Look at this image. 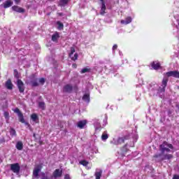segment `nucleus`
Instances as JSON below:
<instances>
[{"mask_svg": "<svg viewBox=\"0 0 179 179\" xmlns=\"http://www.w3.org/2000/svg\"><path fill=\"white\" fill-rule=\"evenodd\" d=\"M41 171V168L40 166H36L34 168L33 171V176L34 178L36 179H52V176H49L45 175L44 173H40Z\"/></svg>", "mask_w": 179, "mask_h": 179, "instance_id": "obj_1", "label": "nucleus"}, {"mask_svg": "<svg viewBox=\"0 0 179 179\" xmlns=\"http://www.w3.org/2000/svg\"><path fill=\"white\" fill-rule=\"evenodd\" d=\"M173 150V145L169 144L167 142H164L162 144L159 145V150L162 155H164V153H169V152H171Z\"/></svg>", "mask_w": 179, "mask_h": 179, "instance_id": "obj_2", "label": "nucleus"}, {"mask_svg": "<svg viewBox=\"0 0 179 179\" xmlns=\"http://www.w3.org/2000/svg\"><path fill=\"white\" fill-rule=\"evenodd\" d=\"M168 82H169V78L164 77L162 80L161 86H159L157 90L158 93H163L166 92V87H167Z\"/></svg>", "mask_w": 179, "mask_h": 179, "instance_id": "obj_3", "label": "nucleus"}, {"mask_svg": "<svg viewBox=\"0 0 179 179\" xmlns=\"http://www.w3.org/2000/svg\"><path fill=\"white\" fill-rule=\"evenodd\" d=\"M154 157H155V159H159V157H160V161H163V160H170L171 159H173V155L171 154H159V155H155L154 156Z\"/></svg>", "mask_w": 179, "mask_h": 179, "instance_id": "obj_4", "label": "nucleus"}, {"mask_svg": "<svg viewBox=\"0 0 179 179\" xmlns=\"http://www.w3.org/2000/svg\"><path fill=\"white\" fill-rule=\"evenodd\" d=\"M10 169L15 174H19L20 173V165H19V163L10 164Z\"/></svg>", "mask_w": 179, "mask_h": 179, "instance_id": "obj_5", "label": "nucleus"}, {"mask_svg": "<svg viewBox=\"0 0 179 179\" xmlns=\"http://www.w3.org/2000/svg\"><path fill=\"white\" fill-rule=\"evenodd\" d=\"M125 142V137H118L117 138H113L111 141L110 143L112 145H121V143H124Z\"/></svg>", "mask_w": 179, "mask_h": 179, "instance_id": "obj_6", "label": "nucleus"}, {"mask_svg": "<svg viewBox=\"0 0 179 179\" xmlns=\"http://www.w3.org/2000/svg\"><path fill=\"white\" fill-rule=\"evenodd\" d=\"M17 86L19 89L20 93H24V84L22 81V80H17Z\"/></svg>", "mask_w": 179, "mask_h": 179, "instance_id": "obj_7", "label": "nucleus"}, {"mask_svg": "<svg viewBox=\"0 0 179 179\" xmlns=\"http://www.w3.org/2000/svg\"><path fill=\"white\" fill-rule=\"evenodd\" d=\"M69 57L70 58H71L72 61H76V59H78V53H75V48H71V52L69 53Z\"/></svg>", "mask_w": 179, "mask_h": 179, "instance_id": "obj_8", "label": "nucleus"}, {"mask_svg": "<svg viewBox=\"0 0 179 179\" xmlns=\"http://www.w3.org/2000/svg\"><path fill=\"white\" fill-rule=\"evenodd\" d=\"M121 24H129V23H132V17H127L124 20H122L120 21Z\"/></svg>", "mask_w": 179, "mask_h": 179, "instance_id": "obj_9", "label": "nucleus"}, {"mask_svg": "<svg viewBox=\"0 0 179 179\" xmlns=\"http://www.w3.org/2000/svg\"><path fill=\"white\" fill-rule=\"evenodd\" d=\"M12 10H14V12H17L18 13H24V9L21 7H19L18 6H13Z\"/></svg>", "mask_w": 179, "mask_h": 179, "instance_id": "obj_10", "label": "nucleus"}, {"mask_svg": "<svg viewBox=\"0 0 179 179\" xmlns=\"http://www.w3.org/2000/svg\"><path fill=\"white\" fill-rule=\"evenodd\" d=\"M72 85L68 84L63 87V92L64 93H71L72 92Z\"/></svg>", "mask_w": 179, "mask_h": 179, "instance_id": "obj_11", "label": "nucleus"}, {"mask_svg": "<svg viewBox=\"0 0 179 179\" xmlns=\"http://www.w3.org/2000/svg\"><path fill=\"white\" fill-rule=\"evenodd\" d=\"M31 86H34V87L38 86L37 78L34 76V75H32L31 76Z\"/></svg>", "mask_w": 179, "mask_h": 179, "instance_id": "obj_12", "label": "nucleus"}, {"mask_svg": "<svg viewBox=\"0 0 179 179\" xmlns=\"http://www.w3.org/2000/svg\"><path fill=\"white\" fill-rule=\"evenodd\" d=\"M62 176V171L60 169H56L53 173V177L55 178H58Z\"/></svg>", "mask_w": 179, "mask_h": 179, "instance_id": "obj_13", "label": "nucleus"}, {"mask_svg": "<svg viewBox=\"0 0 179 179\" xmlns=\"http://www.w3.org/2000/svg\"><path fill=\"white\" fill-rule=\"evenodd\" d=\"M13 4V2H12L10 0H7L3 3V6L4 9H6L8 8H10V6H12Z\"/></svg>", "mask_w": 179, "mask_h": 179, "instance_id": "obj_14", "label": "nucleus"}, {"mask_svg": "<svg viewBox=\"0 0 179 179\" xmlns=\"http://www.w3.org/2000/svg\"><path fill=\"white\" fill-rule=\"evenodd\" d=\"M101 2V12L100 14L101 15H104V13H106V3H104V0H103Z\"/></svg>", "mask_w": 179, "mask_h": 179, "instance_id": "obj_15", "label": "nucleus"}, {"mask_svg": "<svg viewBox=\"0 0 179 179\" xmlns=\"http://www.w3.org/2000/svg\"><path fill=\"white\" fill-rule=\"evenodd\" d=\"M6 87L8 89V90H12V89H13V84H12V81L10 80H8L6 82Z\"/></svg>", "mask_w": 179, "mask_h": 179, "instance_id": "obj_16", "label": "nucleus"}, {"mask_svg": "<svg viewBox=\"0 0 179 179\" xmlns=\"http://www.w3.org/2000/svg\"><path fill=\"white\" fill-rule=\"evenodd\" d=\"M31 120H32L33 122L35 124H38V116L36 113H33L31 115Z\"/></svg>", "mask_w": 179, "mask_h": 179, "instance_id": "obj_17", "label": "nucleus"}, {"mask_svg": "<svg viewBox=\"0 0 179 179\" xmlns=\"http://www.w3.org/2000/svg\"><path fill=\"white\" fill-rule=\"evenodd\" d=\"M101 174H103V171H101V169H96L94 174L96 179L101 178Z\"/></svg>", "mask_w": 179, "mask_h": 179, "instance_id": "obj_18", "label": "nucleus"}, {"mask_svg": "<svg viewBox=\"0 0 179 179\" xmlns=\"http://www.w3.org/2000/svg\"><path fill=\"white\" fill-rule=\"evenodd\" d=\"M152 68L155 70L159 69V68H160V63H159V62H153L152 64Z\"/></svg>", "mask_w": 179, "mask_h": 179, "instance_id": "obj_19", "label": "nucleus"}, {"mask_svg": "<svg viewBox=\"0 0 179 179\" xmlns=\"http://www.w3.org/2000/svg\"><path fill=\"white\" fill-rule=\"evenodd\" d=\"M94 126L96 130L99 129V128L101 127L100 122L98 120H94Z\"/></svg>", "mask_w": 179, "mask_h": 179, "instance_id": "obj_20", "label": "nucleus"}, {"mask_svg": "<svg viewBox=\"0 0 179 179\" xmlns=\"http://www.w3.org/2000/svg\"><path fill=\"white\" fill-rule=\"evenodd\" d=\"M85 125H86V120H81L78 122V127L80 128V129L84 128Z\"/></svg>", "mask_w": 179, "mask_h": 179, "instance_id": "obj_21", "label": "nucleus"}, {"mask_svg": "<svg viewBox=\"0 0 179 179\" xmlns=\"http://www.w3.org/2000/svg\"><path fill=\"white\" fill-rule=\"evenodd\" d=\"M83 100L86 101V103H90V95L89 94H85L83 96Z\"/></svg>", "mask_w": 179, "mask_h": 179, "instance_id": "obj_22", "label": "nucleus"}, {"mask_svg": "<svg viewBox=\"0 0 179 179\" xmlns=\"http://www.w3.org/2000/svg\"><path fill=\"white\" fill-rule=\"evenodd\" d=\"M16 149L17 150H22L23 149V143L22 141H18L15 145Z\"/></svg>", "mask_w": 179, "mask_h": 179, "instance_id": "obj_23", "label": "nucleus"}, {"mask_svg": "<svg viewBox=\"0 0 179 179\" xmlns=\"http://www.w3.org/2000/svg\"><path fill=\"white\" fill-rule=\"evenodd\" d=\"M59 37V34H58V32H55V33L52 36V41H57Z\"/></svg>", "mask_w": 179, "mask_h": 179, "instance_id": "obj_24", "label": "nucleus"}, {"mask_svg": "<svg viewBox=\"0 0 179 179\" xmlns=\"http://www.w3.org/2000/svg\"><path fill=\"white\" fill-rule=\"evenodd\" d=\"M57 29L58 30H63L64 29V24L61 22V21L57 22Z\"/></svg>", "mask_w": 179, "mask_h": 179, "instance_id": "obj_25", "label": "nucleus"}, {"mask_svg": "<svg viewBox=\"0 0 179 179\" xmlns=\"http://www.w3.org/2000/svg\"><path fill=\"white\" fill-rule=\"evenodd\" d=\"M68 4V0H60L59 1V6H65V5Z\"/></svg>", "mask_w": 179, "mask_h": 179, "instance_id": "obj_26", "label": "nucleus"}, {"mask_svg": "<svg viewBox=\"0 0 179 179\" xmlns=\"http://www.w3.org/2000/svg\"><path fill=\"white\" fill-rule=\"evenodd\" d=\"M102 141H107L108 139V134H107V131H104L101 136Z\"/></svg>", "mask_w": 179, "mask_h": 179, "instance_id": "obj_27", "label": "nucleus"}, {"mask_svg": "<svg viewBox=\"0 0 179 179\" xmlns=\"http://www.w3.org/2000/svg\"><path fill=\"white\" fill-rule=\"evenodd\" d=\"M18 118H19V121L20 122H22V124H23V122H24V117H23V113H21L20 115H17Z\"/></svg>", "mask_w": 179, "mask_h": 179, "instance_id": "obj_28", "label": "nucleus"}, {"mask_svg": "<svg viewBox=\"0 0 179 179\" xmlns=\"http://www.w3.org/2000/svg\"><path fill=\"white\" fill-rule=\"evenodd\" d=\"M80 164H82V166H84L85 167H86V166H87V164H89V162L86 161V160H81L80 161Z\"/></svg>", "mask_w": 179, "mask_h": 179, "instance_id": "obj_29", "label": "nucleus"}, {"mask_svg": "<svg viewBox=\"0 0 179 179\" xmlns=\"http://www.w3.org/2000/svg\"><path fill=\"white\" fill-rule=\"evenodd\" d=\"M38 106H39L40 108H41L42 110H44V108H45V103H44V102H39Z\"/></svg>", "mask_w": 179, "mask_h": 179, "instance_id": "obj_30", "label": "nucleus"}, {"mask_svg": "<svg viewBox=\"0 0 179 179\" xmlns=\"http://www.w3.org/2000/svg\"><path fill=\"white\" fill-rule=\"evenodd\" d=\"M10 134L11 135V136H16V131L13 129H10Z\"/></svg>", "mask_w": 179, "mask_h": 179, "instance_id": "obj_31", "label": "nucleus"}, {"mask_svg": "<svg viewBox=\"0 0 179 179\" xmlns=\"http://www.w3.org/2000/svg\"><path fill=\"white\" fill-rule=\"evenodd\" d=\"M38 83L39 85H44L45 83V79L44 78H39Z\"/></svg>", "mask_w": 179, "mask_h": 179, "instance_id": "obj_32", "label": "nucleus"}, {"mask_svg": "<svg viewBox=\"0 0 179 179\" xmlns=\"http://www.w3.org/2000/svg\"><path fill=\"white\" fill-rule=\"evenodd\" d=\"M14 113H15L16 114H17V115H20V114H22V112H20V110H19V108H16L13 110Z\"/></svg>", "mask_w": 179, "mask_h": 179, "instance_id": "obj_33", "label": "nucleus"}, {"mask_svg": "<svg viewBox=\"0 0 179 179\" xmlns=\"http://www.w3.org/2000/svg\"><path fill=\"white\" fill-rule=\"evenodd\" d=\"M90 69L88 68H84L81 70V73H86L87 72H89Z\"/></svg>", "mask_w": 179, "mask_h": 179, "instance_id": "obj_34", "label": "nucleus"}, {"mask_svg": "<svg viewBox=\"0 0 179 179\" xmlns=\"http://www.w3.org/2000/svg\"><path fill=\"white\" fill-rule=\"evenodd\" d=\"M3 115L6 118V120L8 121L9 120V113L8 112H4Z\"/></svg>", "mask_w": 179, "mask_h": 179, "instance_id": "obj_35", "label": "nucleus"}, {"mask_svg": "<svg viewBox=\"0 0 179 179\" xmlns=\"http://www.w3.org/2000/svg\"><path fill=\"white\" fill-rule=\"evenodd\" d=\"M14 75L15 78H19V73L17 72V70H14Z\"/></svg>", "mask_w": 179, "mask_h": 179, "instance_id": "obj_36", "label": "nucleus"}, {"mask_svg": "<svg viewBox=\"0 0 179 179\" xmlns=\"http://www.w3.org/2000/svg\"><path fill=\"white\" fill-rule=\"evenodd\" d=\"M138 82H139V85L140 86H142V85H144L143 80L141 79V80H138Z\"/></svg>", "mask_w": 179, "mask_h": 179, "instance_id": "obj_37", "label": "nucleus"}, {"mask_svg": "<svg viewBox=\"0 0 179 179\" xmlns=\"http://www.w3.org/2000/svg\"><path fill=\"white\" fill-rule=\"evenodd\" d=\"M22 124H24V125H26L28 128H30V124H29V122L24 121V122H23Z\"/></svg>", "mask_w": 179, "mask_h": 179, "instance_id": "obj_38", "label": "nucleus"}, {"mask_svg": "<svg viewBox=\"0 0 179 179\" xmlns=\"http://www.w3.org/2000/svg\"><path fill=\"white\" fill-rule=\"evenodd\" d=\"M117 48H118V45H114L113 46V51H115V50H117Z\"/></svg>", "mask_w": 179, "mask_h": 179, "instance_id": "obj_39", "label": "nucleus"}, {"mask_svg": "<svg viewBox=\"0 0 179 179\" xmlns=\"http://www.w3.org/2000/svg\"><path fill=\"white\" fill-rule=\"evenodd\" d=\"M64 179H71V176H69V174L65 175Z\"/></svg>", "mask_w": 179, "mask_h": 179, "instance_id": "obj_40", "label": "nucleus"}, {"mask_svg": "<svg viewBox=\"0 0 179 179\" xmlns=\"http://www.w3.org/2000/svg\"><path fill=\"white\" fill-rule=\"evenodd\" d=\"M172 179H179V175H174Z\"/></svg>", "mask_w": 179, "mask_h": 179, "instance_id": "obj_41", "label": "nucleus"}, {"mask_svg": "<svg viewBox=\"0 0 179 179\" xmlns=\"http://www.w3.org/2000/svg\"><path fill=\"white\" fill-rule=\"evenodd\" d=\"M134 138L135 139V142H136V141H138V134H135Z\"/></svg>", "mask_w": 179, "mask_h": 179, "instance_id": "obj_42", "label": "nucleus"}, {"mask_svg": "<svg viewBox=\"0 0 179 179\" xmlns=\"http://www.w3.org/2000/svg\"><path fill=\"white\" fill-rule=\"evenodd\" d=\"M58 16H64V14L62 13H57Z\"/></svg>", "mask_w": 179, "mask_h": 179, "instance_id": "obj_43", "label": "nucleus"}, {"mask_svg": "<svg viewBox=\"0 0 179 179\" xmlns=\"http://www.w3.org/2000/svg\"><path fill=\"white\" fill-rule=\"evenodd\" d=\"M15 2L17 5L20 2V0H15Z\"/></svg>", "mask_w": 179, "mask_h": 179, "instance_id": "obj_44", "label": "nucleus"}, {"mask_svg": "<svg viewBox=\"0 0 179 179\" xmlns=\"http://www.w3.org/2000/svg\"><path fill=\"white\" fill-rule=\"evenodd\" d=\"M72 66H73V68H76L77 65H76V64H73Z\"/></svg>", "mask_w": 179, "mask_h": 179, "instance_id": "obj_45", "label": "nucleus"}, {"mask_svg": "<svg viewBox=\"0 0 179 179\" xmlns=\"http://www.w3.org/2000/svg\"><path fill=\"white\" fill-rule=\"evenodd\" d=\"M155 87H157V85H155Z\"/></svg>", "mask_w": 179, "mask_h": 179, "instance_id": "obj_46", "label": "nucleus"}, {"mask_svg": "<svg viewBox=\"0 0 179 179\" xmlns=\"http://www.w3.org/2000/svg\"><path fill=\"white\" fill-rule=\"evenodd\" d=\"M73 164V162H71V164Z\"/></svg>", "mask_w": 179, "mask_h": 179, "instance_id": "obj_47", "label": "nucleus"}, {"mask_svg": "<svg viewBox=\"0 0 179 179\" xmlns=\"http://www.w3.org/2000/svg\"><path fill=\"white\" fill-rule=\"evenodd\" d=\"M178 89H179V86L178 87Z\"/></svg>", "mask_w": 179, "mask_h": 179, "instance_id": "obj_48", "label": "nucleus"}, {"mask_svg": "<svg viewBox=\"0 0 179 179\" xmlns=\"http://www.w3.org/2000/svg\"><path fill=\"white\" fill-rule=\"evenodd\" d=\"M1 1H2V0H0V2H1Z\"/></svg>", "mask_w": 179, "mask_h": 179, "instance_id": "obj_49", "label": "nucleus"}]
</instances>
